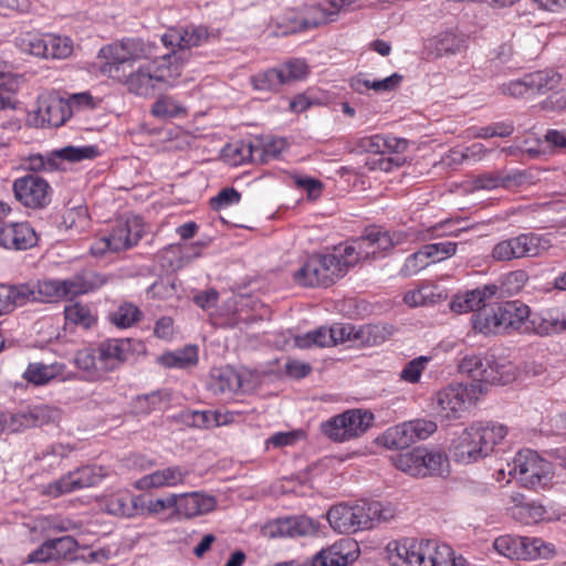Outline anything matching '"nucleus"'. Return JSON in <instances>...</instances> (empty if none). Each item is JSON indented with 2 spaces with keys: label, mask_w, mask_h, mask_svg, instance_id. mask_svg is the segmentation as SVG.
I'll use <instances>...</instances> for the list:
<instances>
[{
  "label": "nucleus",
  "mask_w": 566,
  "mask_h": 566,
  "mask_svg": "<svg viewBox=\"0 0 566 566\" xmlns=\"http://www.w3.org/2000/svg\"><path fill=\"white\" fill-rule=\"evenodd\" d=\"M143 233L142 219L133 217L126 221H118L114 231L107 237L113 245V252H119L137 244Z\"/></svg>",
  "instance_id": "18"
},
{
  "label": "nucleus",
  "mask_w": 566,
  "mask_h": 566,
  "mask_svg": "<svg viewBox=\"0 0 566 566\" xmlns=\"http://www.w3.org/2000/svg\"><path fill=\"white\" fill-rule=\"evenodd\" d=\"M15 199L27 208L42 209L51 201V187L49 182L38 175H27L13 182Z\"/></svg>",
  "instance_id": "8"
},
{
  "label": "nucleus",
  "mask_w": 566,
  "mask_h": 566,
  "mask_svg": "<svg viewBox=\"0 0 566 566\" xmlns=\"http://www.w3.org/2000/svg\"><path fill=\"white\" fill-rule=\"evenodd\" d=\"M294 343L300 348H308L312 346L327 347L333 346L329 328L319 327L305 335L296 336Z\"/></svg>",
  "instance_id": "44"
},
{
  "label": "nucleus",
  "mask_w": 566,
  "mask_h": 566,
  "mask_svg": "<svg viewBox=\"0 0 566 566\" xmlns=\"http://www.w3.org/2000/svg\"><path fill=\"white\" fill-rule=\"evenodd\" d=\"M254 147L252 144L244 142H238L234 144L227 145L223 150L224 159L232 166L241 165L252 159Z\"/></svg>",
  "instance_id": "43"
},
{
  "label": "nucleus",
  "mask_w": 566,
  "mask_h": 566,
  "mask_svg": "<svg viewBox=\"0 0 566 566\" xmlns=\"http://www.w3.org/2000/svg\"><path fill=\"white\" fill-rule=\"evenodd\" d=\"M347 541H340L318 552L310 566H346L348 563L347 555L344 554L345 546H348Z\"/></svg>",
  "instance_id": "26"
},
{
  "label": "nucleus",
  "mask_w": 566,
  "mask_h": 566,
  "mask_svg": "<svg viewBox=\"0 0 566 566\" xmlns=\"http://www.w3.org/2000/svg\"><path fill=\"white\" fill-rule=\"evenodd\" d=\"M105 475L106 473L104 472L103 468L87 465L77 469L74 472H70L69 474L62 476L60 480L49 484L45 488L44 493L56 497L64 493L93 486L97 484Z\"/></svg>",
  "instance_id": "10"
},
{
  "label": "nucleus",
  "mask_w": 566,
  "mask_h": 566,
  "mask_svg": "<svg viewBox=\"0 0 566 566\" xmlns=\"http://www.w3.org/2000/svg\"><path fill=\"white\" fill-rule=\"evenodd\" d=\"M369 511L370 507H367V502L355 505L338 504L328 510L327 520L329 525L339 533H355L363 528H370ZM375 510L371 511L373 514Z\"/></svg>",
  "instance_id": "6"
},
{
  "label": "nucleus",
  "mask_w": 566,
  "mask_h": 566,
  "mask_svg": "<svg viewBox=\"0 0 566 566\" xmlns=\"http://www.w3.org/2000/svg\"><path fill=\"white\" fill-rule=\"evenodd\" d=\"M347 416V431L352 438L363 434L374 420V415L360 409H352L346 411Z\"/></svg>",
  "instance_id": "38"
},
{
  "label": "nucleus",
  "mask_w": 566,
  "mask_h": 566,
  "mask_svg": "<svg viewBox=\"0 0 566 566\" xmlns=\"http://www.w3.org/2000/svg\"><path fill=\"white\" fill-rule=\"evenodd\" d=\"M178 496L177 514L192 517L209 512L214 506V500L210 496H200L199 493H185Z\"/></svg>",
  "instance_id": "21"
},
{
  "label": "nucleus",
  "mask_w": 566,
  "mask_h": 566,
  "mask_svg": "<svg viewBox=\"0 0 566 566\" xmlns=\"http://www.w3.org/2000/svg\"><path fill=\"white\" fill-rule=\"evenodd\" d=\"M501 92L504 95L512 97H521L531 91L528 85L527 75L523 77V80L510 81L507 83H503L500 87Z\"/></svg>",
  "instance_id": "62"
},
{
  "label": "nucleus",
  "mask_w": 566,
  "mask_h": 566,
  "mask_svg": "<svg viewBox=\"0 0 566 566\" xmlns=\"http://www.w3.org/2000/svg\"><path fill=\"white\" fill-rule=\"evenodd\" d=\"M521 243V235L500 241L494 245L491 256L499 262L522 259Z\"/></svg>",
  "instance_id": "35"
},
{
  "label": "nucleus",
  "mask_w": 566,
  "mask_h": 566,
  "mask_svg": "<svg viewBox=\"0 0 566 566\" xmlns=\"http://www.w3.org/2000/svg\"><path fill=\"white\" fill-rule=\"evenodd\" d=\"M211 33L203 25H190L181 29H171L163 35L167 46H177L180 50L191 49L208 42Z\"/></svg>",
  "instance_id": "17"
},
{
  "label": "nucleus",
  "mask_w": 566,
  "mask_h": 566,
  "mask_svg": "<svg viewBox=\"0 0 566 566\" xmlns=\"http://www.w3.org/2000/svg\"><path fill=\"white\" fill-rule=\"evenodd\" d=\"M60 373L56 365H45L43 363H31L23 374V378L36 386L48 384Z\"/></svg>",
  "instance_id": "32"
},
{
  "label": "nucleus",
  "mask_w": 566,
  "mask_h": 566,
  "mask_svg": "<svg viewBox=\"0 0 566 566\" xmlns=\"http://www.w3.org/2000/svg\"><path fill=\"white\" fill-rule=\"evenodd\" d=\"M38 243V235L28 222H2L0 220V247L28 250Z\"/></svg>",
  "instance_id": "14"
},
{
  "label": "nucleus",
  "mask_w": 566,
  "mask_h": 566,
  "mask_svg": "<svg viewBox=\"0 0 566 566\" xmlns=\"http://www.w3.org/2000/svg\"><path fill=\"white\" fill-rule=\"evenodd\" d=\"M523 556L520 559L533 560L537 558H549L554 555V547L541 538L522 537Z\"/></svg>",
  "instance_id": "34"
},
{
  "label": "nucleus",
  "mask_w": 566,
  "mask_h": 566,
  "mask_svg": "<svg viewBox=\"0 0 566 566\" xmlns=\"http://www.w3.org/2000/svg\"><path fill=\"white\" fill-rule=\"evenodd\" d=\"M355 326L350 324L337 323L329 327L333 345L343 343L346 340H355Z\"/></svg>",
  "instance_id": "60"
},
{
  "label": "nucleus",
  "mask_w": 566,
  "mask_h": 566,
  "mask_svg": "<svg viewBox=\"0 0 566 566\" xmlns=\"http://www.w3.org/2000/svg\"><path fill=\"white\" fill-rule=\"evenodd\" d=\"M562 76L549 70L538 71L527 74L531 92L545 93L556 88L560 83Z\"/></svg>",
  "instance_id": "33"
},
{
  "label": "nucleus",
  "mask_w": 566,
  "mask_h": 566,
  "mask_svg": "<svg viewBox=\"0 0 566 566\" xmlns=\"http://www.w3.org/2000/svg\"><path fill=\"white\" fill-rule=\"evenodd\" d=\"M507 434L504 424L475 422L464 429L454 444V457L462 463L475 462L489 455Z\"/></svg>",
  "instance_id": "2"
},
{
  "label": "nucleus",
  "mask_w": 566,
  "mask_h": 566,
  "mask_svg": "<svg viewBox=\"0 0 566 566\" xmlns=\"http://www.w3.org/2000/svg\"><path fill=\"white\" fill-rule=\"evenodd\" d=\"M429 358L426 356L417 357L406 364L400 373V379L410 384H417L420 380L421 374L426 368Z\"/></svg>",
  "instance_id": "50"
},
{
  "label": "nucleus",
  "mask_w": 566,
  "mask_h": 566,
  "mask_svg": "<svg viewBox=\"0 0 566 566\" xmlns=\"http://www.w3.org/2000/svg\"><path fill=\"white\" fill-rule=\"evenodd\" d=\"M103 284L101 276L93 271H81L62 281L64 297H74L86 294Z\"/></svg>",
  "instance_id": "20"
},
{
  "label": "nucleus",
  "mask_w": 566,
  "mask_h": 566,
  "mask_svg": "<svg viewBox=\"0 0 566 566\" xmlns=\"http://www.w3.org/2000/svg\"><path fill=\"white\" fill-rule=\"evenodd\" d=\"M98 155V150L95 146H66L62 149L54 150L46 159L41 155H32L29 157V170L41 171L57 169L56 159H63L67 161H81L84 159H92Z\"/></svg>",
  "instance_id": "11"
},
{
  "label": "nucleus",
  "mask_w": 566,
  "mask_h": 566,
  "mask_svg": "<svg viewBox=\"0 0 566 566\" xmlns=\"http://www.w3.org/2000/svg\"><path fill=\"white\" fill-rule=\"evenodd\" d=\"M386 553L392 566H427L428 557L433 553V542L394 541L387 545Z\"/></svg>",
  "instance_id": "7"
},
{
  "label": "nucleus",
  "mask_w": 566,
  "mask_h": 566,
  "mask_svg": "<svg viewBox=\"0 0 566 566\" xmlns=\"http://www.w3.org/2000/svg\"><path fill=\"white\" fill-rule=\"evenodd\" d=\"M364 240H353L352 243L347 244L344 249L335 248L337 250L336 258L345 274L349 268L354 266L363 259L364 247H361V244H364Z\"/></svg>",
  "instance_id": "39"
},
{
  "label": "nucleus",
  "mask_w": 566,
  "mask_h": 566,
  "mask_svg": "<svg viewBox=\"0 0 566 566\" xmlns=\"http://www.w3.org/2000/svg\"><path fill=\"white\" fill-rule=\"evenodd\" d=\"M52 412L53 411L48 407H36L32 410L17 413L11 418L12 430L18 431L49 423L52 418Z\"/></svg>",
  "instance_id": "24"
},
{
  "label": "nucleus",
  "mask_w": 566,
  "mask_h": 566,
  "mask_svg": "<svg viewBox=\"0 0 566 566\" xmlns=\"http://www.w3.org/2000/svg\"><path fill=\"white\" fill-rule=\"evenodd\" d=\"M467 388L462 385H451L436 395L437 411L447 419L459 418L465 408Z\"/></svg>",
  "instance_id": "15"
},
{
  "label": "nucleus",
  "mask_w": 566,
  "mask_h": 566,
  "mask_svg": "<svg viewBox=\"0 0 566 566\" xmlns=\"http://www.w3.org/2000/svg\"><path fill=\"white\" fill-rule=\"evenodd\" d=\"M0 300L3 302V310L6 312H10L17 306L35 302L33 285L20 284L2 286L0 290Z\"/></svg>",
  "instance_id": "22"
},
{
  "label": "nucleus",
  "mask_w": 566,
  "mask_h": 566,
  "mask_svg": "<svg viewBox=\"0 0 566 566\" xmlns=\"http://www.w3.org/2000/svg\"><path fill=\"white\" fill-rule=\"evenodd\" d=\"M20 49L34 56L48 59V41L33 34H25L19 40Z\"/></svg>",
  "instance_id": "48"
},
{
  "label": "nucleus",
  "mask_w": 566,
  "mask_h": 566,
  "mask_svg": "<svg viewBox=\"0 0 566 566\" xmlns=\"http://www.w3.org/2000/svg\"><path fill=\"white\" fill-rule=\"evenodd\" d=\"M384 443L389 449H406L415 443L409 421L389 428L384 434Z\"/></svg>",
  "instance_id": "31"
},
{
  "label": "nucleus",
  "mask_w": 566,
  "mask_h": 566,
  "mask_svg": "<svg viewBox=\"0 0 566 566\" xmlns=\"http://www.w3.org/2000/svg\"><path fill=\"white\" fill-rule=\"evenodd\" d=\"M253 87L258 91H276L280 86L286 84L284 71L282 69H270L252 77Z\"/></svg>",
  "instance_id": "36"
},
{
  "label": "nucleus",
  "mask_w": 566,
  "mask_h": 566,
  "mask_svg": "<svg viewBox=\"0 0 566 566\" xmlns=\"http://www.w3.org/2000/svg\"><path fill=\"white\" fill-rule=\"evenodd\" d=\"M336 249L332 253H315L294 273V281L302 286L328 287L345 273L336 258Z\"/></svg>",
  "instance_id": "5"
},
{
  "label": "nucleus",
  "mask_w": 566,
  "mask_h": 566,
  "mask_svg": "<svg viewBox=\"0 0 566 566\" xmlns=\"http://www.w3.org/2000/svg\"><path fill=\"white\" fill-rule=\"evenodd\" d=\"M507 473L531 490L546 488L554 476L552 463L533 450L517 452L512 463H507Z\"/></svg>",
  "instance_id": "4"
},
{
  "label": "nucleus",
  "mask_w": 566,
  "mask_h": 566,
  "mask_svg": "<svg viewBox=\"0 0 566 566\" xmlns=\"http://www.w3.org/2000/svg\"><path fill=\"white\" fill-rule=\"evenodd\" d=\"M500 292V287L495 284H486L474 290L458 294L450 303V307L455 313L467 312H488L485 306Z\"/></svg>",
  "instance_id": "13"
},
{
  "label": "nucleus",
  "mask_w": 566,
  "mask_h": 566,
  "mask_svg": "<svg viewBox=\"0 0 566 566\" xmlns=\"http://www.w3.org/2000/svg\"><path fill=\"white\" fill-rule=\"evenodd\" d=\"M390 331L386 326L368 324L359 327L355 333V342L359 345L375 346L382 343Z\"/></svg>",
  "instance_id": "37"
},
{
  "label": "nucleus",
  "mask_w": 566,
  "mask_h": 566,
  "mask_svg": "<svg viewBox=\"0 0 566 566\" xmlns=\"http://www.w3.org/2000/svg\"><path fill=\"white\" fill-rule=\"evenodd\" d=\"M241 195L234 188L222 189L218 196L213 197L210 201L211 208L214 210L220 209L223 206L238 203Z\"/></svg>",
  "instance_id": "63"
},
{
  "label": "nucleus",
  "mask_w": 566,
  "mask_h": 566,
  "mask_svg": "<svg viewBox=\"0 0 566 566\" xmlns=\"http://www.w3.org/2000/svg\"><path fill=\"white\" fill-rule=\"evenodd\" d=\"M458 368L461 374L480 382L497 385L506 381L502 370L504 366L500 365L494 357L468 355L461 359Z\"/></svg>",
  "instance_id": "9"
},
{
  "label": "nucleus",
  "mask_w": 566,
  "mask_h": 566,
  "mask_svg": "<svg viewBox=\"0 0 566 566\" xmlns=\"http://www.w3.org/2000/svg\"><path fill=\"white\" fill-rule=\"evenodd\" d=\"M102 52L109 59L102 66V72L122 82L127 91L136 96H154L167 84L165 76L153 72L150 65L133 69L134 62L149 54V49L139 40L115 43L103 49Z\"/></svg>",
  "instance_id": "1"
},
{
  "label": "nucleus",
  "mask_w": 566,
  "mask_h": 566,
  "mask_svg": "<svg viewBox=\"0 0 566 566\" xmlns=\"http://www.w3.org/2000/svg\"><path fill=\"white\" fill-rule=\"evenodd\" d=\"M510 177H501L497 174L481 175L473 180L474 189H495L500 186H505L506 181H510Z\"/></svg>",
  "instance_id": "59"
},
{
  "label": "nucleus",
  "mask_w": 566,
  "mask_h": 566,
  "mask_svg": "<svg viewBox=\"0 0 566 566\" xmlns=\"http://www.w3.org/2000/svg\"><path fill=\"white\" fill-rule=\"evenodd\" d=\"M151 113L157 117L170 118L185 113V108L174 98L161 96L153 104Z\"/></svg>",
  "instance_id": "47"
},
{
  "label": "nucleus",
  "mask_w": 566,
  "mask_h": 566,
  "mask_svg": "<svg viewBox=\"0 0 566 566\" xmlns=\"http://www.w3.org/2000/svg\"><path fill=\"white\" fill-rule=\"evenodd\" d=\"M66 321L74 324H82L84 327H90L94 323V317L86 305L74 303L65 307L64 311Z\"/></svg>",
  "instance_id": "49"
},
{
  "label": "nucleus",
  "mask_w": 566,
  "mask_h": 566,
  "mask_svg": "<svg viewBox=\"0 0 566 566\" xmlns=\"http://www.w3.org/2000/svg\"><path fill=\"white\" fill-rule=\"evenodd\" d=\"M520 514L523 515L528 522H538L544 518L546 514V509L536 503H527L520 506Z\"/></svg>",
  "instance_id": "64"
},
{
  "label": "nucleus",
  "mask_w": 566,
  "mask_h": 566,
  "mask_svg": "<svg viewBox=\"0 0 566 566\" xmlns=\"http://www.w3.org/2000/svg\"><path fill=\"white\" fill-rule=\"evenodd\" d=\"M188 474L189 471L181 467H169L144 476L142 483L147 488L176 486L182 483Z\"/></svg>",
  "instance_id": "23"
},
{
  "label": "nucleus",
  "mask_w": 566,
  "mask_h": 566,
  "mask_svg": "<svg viewBox=\"0 0 566 566\" xmlns=\"http://www.w3.org/2000/svg\"><path fill=\"white\" fill-rule=\"evenodd\" d=\"M128 342L124 339H108L99 344L98 359L102 368L111 371L123 364L128 356Z\"/></svg>",
  "instance_id": "19"
},
{
  "label": "nucleus",
  "mask_w": 566,
  "mask_h": 566,
  "mask_svg": "<svg viewBox=\"0 0 566 566\" xmlns=\"http://www.w3.org/2000/svg\"><path fill=\"white\" fill-rule=\"evenodd\" d=\"M521 252L523 258H538L544 255L553 247L551 240L536 233H522Z\"/></svg>",
  "instance_id": "29"
},
{
  "label": "nucleus",
  "mask_w": 566,
  "mask_h": 566,
  "mask_svg": "<svg viewBox=\"0 0 566 566\" xmlns=\"http://www.w3.org/2000/svg\"><path fill=\"white\" fill-rule=\"evenodd\" d=\"M52 546L55 560L66 558L77 548V542L74 537L66 535L59 538L49 539Z\"/></svg>",
  "instance_id": "54"
},
{
  "label": "nucleus",
  "mask_w": 566,
  "mask_h": 566,
  "mask_svg": "<svg viewBox=\"0 0 566 566\" xmlns=\"http://www.w3.org/2000/svg\"><path fill=\"white\" fill-rule=\"evenodd\" d=\"M530 308L520 301L501 303L491 312L473 315V328L483 334L502 333L509 329L532 331L528 321Z\"/></svg>",
  "instance_id": "3"
},
{
  "label": "nucleus",
  "mask_w": 566,
  "mask_h": 566,
  "mask_svg": "<svg viewBox=\"0 0 566 566\" xmlns=\"http://www.w3.org/2000/svg\"><path fill=\"white\" fill-rule=\"evenodd\" d=\"M284 77H286V83L291 81H298L304 78L308 73V67L306 63L302 60H293L285 64L284 69Z\"/></svg>",
  "instance_id": "61"
},
{
  "label": "nucleus",
  "mask_w": 566,
  "mask_h": 566,
  "mask_svg": "<svg viewBox=\"0 0 566 566\" xmlns=\"http://www.w3.org/2000/svg\"><path fill=\"white\" fill-rule=\"evenodd\" d=\"M142 312L133 304H123L109 315L111 322L117 327L126 328L140 319Z\"/></svg>",
  "instance_id": "45"
},
{
  "label": "nucleus",
  "mask_w": 566,
  "mask_h": 566,
  "mask_svg": "<svg viewBox=\"0 0 566 566\" xmlns=\"http://www.w3.org/2000/svg\"><path fill=\"white\" fill-rule=\"evenodd\" d=\"M423 461H419L418 478H424L427 475H441L448 464L447 457L439 451H429L422 448Z\"/></svg>",
  "instance_id": "30"
},
{
  "label": "nucleus",
  "mask_w": 566,
  "mask_h": 566,
  "mask_svg": "<svg viewBox=\"0 0 566 566\" xmlns=\"http://www.w3.org/2000/svg\"><path fill=\"white\" fill-rule=\"evenodd\" d=\"M158 361L167 368H188L198 363V349L189 345L180 350L159 356Z\"/></svg>",
  "instance_id": "28"
},
{
  "label": "nucleus",
  "mask_w": 566,
  "mask_h": 566,
  "mask_svg": "<svg viewBox=\"0 0 566 566\" xmlns=\"http://www.w3.org/2000/svg\"><path fill=\"white\" fill-rule=\"evenodd\" d=\"M367 507H373L375 510L374 514L371 510L368 513V517H370V527H373L375 522H388L395 516V510L390 505H384L380 502H367Z\"/></svg>",
  "instance_id": "56"
},
{
  "label": "nucleus",
  "mask_w": 566,
  "mask_h": 566,
  "mask_svg": "<svg viewBox=\"0 0 566 566\" xmlns=\"http://www.w3.org/2000/svg\"><path fill=\"white\" fill-rule=\"evenodd\" d=\"M48 59H64L71 55L73 48L67 38H51L48 40Z\"/></svg>",
  "instance_id": "55"
},
{
  "label": "nucleus",
  "mask_w": 566,
  "mask_h": 566,
  "mask_svg": "<svg viewBox=\"0 0 566 566\" xmlns=\"http://www.w3.org/2000/svg\"><path fill=\"white\" fill-rule=\"evenodd\" d=\"M422 448H416L412 451L399 453L392 458L394 464L397 469L408 473L411 476H417L419 471V461H423Z\"/></svg>",
  "instance_id": "42"
},
{
  "label": "nucleus",
  "mask_w": 566,
  "mask_h": 566,
  "mask_svg": "<svg viewBox=\"0 0 566 566\" xmlns=\"http://www.w3.org/2000/svg\"><path fill=\"white\" fill-rule=\"evenodd\" d=\"M424 254H427L432 262L442 261L448 256L454 255L457 251V243L451 241L426 244L422 247Z\"/></svg>",
  "instance_id": "51"
},
{
  "label": "nucleus",
  "mask_w": 566,
  "mask_h": 566,
  "mask_svg": "<svg viewBox=\"0 0 566 566\" xmlns=\"http://www.w3.org/2000/svg\"><path fill=\"white\" fill-rule=\"evenodd\" d=\"M522 545V536L512 535L500 536L493 543L494 549L510 559H520L523 556Z\"/></svg>",
  "instance_id": "41"
},
{
  "label": "nucleus",
  "mask_w": 566,
  "mask_h": 566,
  "mask_svg": "<svg viewBox=\"0 0 566 566\" xmlns=\"http://www.w3.org/2000/svg\"><path fill=\"white\" fill-rule=\"evenodd\" d=\"M276 531L282 536H306L316 533L317 524L306 516L289 517L277 522Z\"/></svg>",
  "instance_id": "25"
},
{
  "label": "nucleus",
  "mask_w": 566,
  "mask_h": 566,
  "mask_svg": "<svg viewBox=\"0 0 566 566\" xmlns=\"http://www.w3.org/2000/svg\"><path fill=\"white\" fill-rule=\"evenodd\" d=\"M241 386L240 375L231 368H220L212 373L210 388L217 394L237 392Z\"/></svg>",
  "instance_id": "27"
},
{
  "label": "nucleus",
  "mask_w": 566,
  "mask_h": 566,
  "mask_svg": "<svg viewBox=\"0 0 566 566\" xmlns=\"http://www.w3.org/2000/svg\"><path fill=\"white\" fill-rule=\"evenodd\" d=\"M412 428V437L415 442L417 440H423L430 437L437 430L436 422L426 419H417L409 421Z\"/></svg>",
  "instance_id": "57"
},
{
  "label": "nucleus",
  "mask_w": 566,
  "mask_h": 566,
  "mask_svg": "<svg viewBox=\"0 0 566 566\" xmlns=\"http://www.w3.org/2000/svg\"><path fill=\"white\" fill-rule=\"evenodd\" d=\"M35 302L51 303L64 297L62 281H42L33 285Z\"/></svg>",
  "instance_id": "40"
},
{
  "label": "nucleus",
  "mask_w": 566,
  "mask_h": 566,
  "mask_svg": "<svg viewBox=\"0 0 566 566\" xmlns=\"http://www.w3.org/2000/svg\"><path fill=\"white\" fill-rule=\"evenodd\" d=\"M35 113L41 125L48 127H60L72 116L67 101L53 94L39 97Z\"/></svg>",
  "instance_id": "12"
},
{
  "label": "nucleus",
  "mask_w": 566,
  "mask_h": 566,
  "mask_svg": "<svg viewBox=\"0 0 566 566\" xmlns=\"http://www.w3.org/2000/svg\"><path fill=\"white\" fill-rule=\"evenodd\" d=\"M366 238L369 242L376 244V252L387 251L392 248V239H390L388 231H380L376 228L367 229Z\"/></svg>",
  "instance_id": "58"
},
{
  "label": "nucleus",
  "mask_w": 566,
  "mask_h": 566,
  "mask_svg": "<svg viewBox=\"0 0 566 566\" xmlns=\"http://www.w3.org/2000/svg\"><path fill=\"white\" fill-rule=\"evenodd\" d=\"M347 416L346 411L342 415L335 416L327 422L322 424L323 432L334 441H345L350 439L347 431Z\"/></svg>",
  "instance_id": "46"
},
{
  "label": "nucleus",
  "mask_w": 566,
  "mask_h": 566,
  "mask_svg": "<svg viewBox=\"0 0 566 566\" xmlns=\"http://www.w3.org/2000/svg\"><path fill=\"white\" fill-rule=\"evenodd\" d=\"M430 263H432L431 259L424 254V250L421 248L406 260L401 274L403 276H411L427 268Z\"/></svg>",
  "instance_id": "52"
},
{
  "label": "nucleus",
  "mask_w": 566,
  "mask_h": 566,
  "mask_svg": "<svg viewBox=\"0 0 566 566\" xmlns=\"http://www.w3.org/2000/svg\"><path fill=\"white\" fill-rule=\"evenodd\" d=\"M356 149L360 153L384 155L386 154V137L382 135L363 137L356 143Z\"/></svg>",
  "instance_id": "53"
},
{
  "label": "nucleus",
  "mask_w": 566,
  "mask_h": 566,
  "mask_svg": "<svg viewBox=\"0 0 566 566\" xmlns=\"http://www.w3.org/2000/svg\"><path fill=\"white\" fill-rule=\"evenodd\" d=\"M531 329L536 335L548 336L566 331V305L553 306L530 319Z\"/></svg>",
  "instance_id": "16"
}]
</instances>
